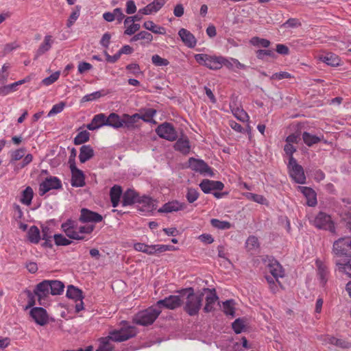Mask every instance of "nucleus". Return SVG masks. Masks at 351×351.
Listing matches in <instances>:
<instances>
[{"mask_svg":"<svg viewBox=\"0 0 351 351\" xmlns=\"http://www.w3.org/2000/svg\"><path fill=\"white\" fill-rule=\"evenodd\" d=\"M95 226L93 224L79 225V222L71 219H67L61 225V229L71 239L86 240V235L90 234Z\"/></svg>","mask_w":351,"mask_h":351,"instance_id":"1","label":"nucleus"},{"mask_svg":"<svg viewBox=\"0 0 351 351\" xmlns=\"http://www.w3.org/2000/svg\"><path fill=\"white\" fill-rule=\"evenodd\" d=\"M181 294L184 311L190 316L197 315L202 305L204 295L195 293L192 288L182 290Z\"/></svg>","mask_w":351,"mask_h":351,"instance_id":"2","label":"nucleus"},{"mask_svg":"<svg viewBox=\"0 0 351 351\" xmlns=\"http://www.w3.org/2000/svg\"><path fill=\"white\" fill-rule=\"evenodd\" d=\"M161 313V310L154 306L149 307L136 313L133 318L135 324L141 326L152 324Z\"/></svg>","mask_w":351,"mask_h":351,"instance_id":"3","label":"nucleus"},{"mask_svg":"<svg viewBox=\"0 0 351 351\" xmlns=\"http://www.w3.org/2000/svg\"><path fill=\"white\" fill-rule=\"evenodd\" d=\"M109 334L112 341L121 342L134 337L136 334V328L124 322L120 329L113 330Z\"/></svg>","mask_w":351,"mask_h":351,"instance_id":"4","label":"nucleus"},{"mask_svg":"<svg viewBox=\"0 0 351 351\" xmlns=\"http://www.w3.org/2000/svg\"><path fill=\"white\" fill-rule=\"evenodd\" d=\"M268 271L272 276H266L265 278L269 285V287L273 292L277 290V285L276 282L280 284L278 278L284 276L282 267L279 263L276 260H271L267 265Z\"/></svg>","mask_w":351,"mask_h":351,"instance_id":"5","label":"nucleus"},{"mask_svg":"<svg viewBox=\"0 0 351 351\" xmlns=\"http://www.w3.org/2000/svg\"><path fill=\"white\" fill-rule=\"evenodd\" d=\"M195 60L199 64L203 65L211 70H218L221 68V60H222V56L198 53L195 55Z\"/></svg>","mask_w":351,"mask_h":351,"instance_id":"6","label":"nucleus"},{"mask_svg":"<svg viewBox=\"0 0 351 351\" xmlns=\"http://www.w3.org/2000/svg\"><path fill=\"white\" fill-rule=\"evenodd\" d=\"M311 223L319 229L328 230L332 233L335 232L334 222L330 215L325 213H319L313 219H310Z\"/></svg>","mask_w":351,"mask_h":351,"instance_id":"7","label":"nucleus"},{"mask_svg":"<svg viewBox=\"0 0 351 351\" xmlns=\"http://www.w3.org/2000/svg\"><path fill=\"white\" fill-rule=\"evenodd\" d=\"M332 252L339 256H351V237H344L336 240L333 243Z\"/></svg>","mask_w":351,"mask_h":351,"instance_id":"8","label":"nucleus"},{"mask_svg":"<svg viewBox=\"0 0 351 351\" xmlns=\"http://www.w3.org/2000/svg\"><path fill=\"white\" fill-rule=\"evenodd\" d=\"M288 168L289 175L292 179L298 184H304L306 182V176L304 175L302 167L297 163L293 157L289 158Z\"/></svg>","mask_w":351,"mask_h":351,"instance_id":"9","label":"nucleus"},{"mask_svg":"<svg viewBox=\"0 0 351 351\" xmlns=\"http://www.w3.org/2000/svg\"><path fill=\"white\" fill-rule=\"evenodd\" d=\"M182 295H171L166 297L163 300H158L156 304L158 309L167 308L174 310L181 306L183 303Z\"/></svg>","mask_w":351,"mask_h":351,"instance_id":"10","label":"nucleus"},{"mask_svg":"<svg viewBox=\"0 0 351 351\" xmlns=\"http://www.w3.org/2000/svg\"><path fill=\"white\" fill-rule=\"evenodd\" d=\"M34 295L37 297L39 304L45 305L48 302L50 293L49 280H44L38 284L34 291Z\"/></svg>","mask_w":351,"mask_h":351,"instance_id":"11","label":"nucleus"},{"mask_svg":"<svg viewBox=\"0 0 351 351\" xmlns=\"http://www.w3.org/2000/svg\"><path fill=\"white\" fill-rule=\"evenodd\" d=\"M189 167L193 171L202 175L213 176L212 169L203 160L190 158L189 159Z\"/></svg>","mask_w":351,"mask_h":351,"instance_id":"12","label":"nucleus"},{"mask_svg":"<svg viewBox=\"0 0 351 351\" xmlns=\"http://www.w3.org/2000/svg\"><path fill=\"white\" fill-rule=\"evenodd\" d=\"M157 134L169 141L176 140L178 134L174 127L169 123H164L158 126L156 130Z\"/></svg>","mask_w":351,"mask_h":351,"instance_id":"13","label":"nucleus"},{"mask_svg":"<svg viewBox=\"0 0 351 351\" xmlns=\"http://www.w3.org/2000/svg\"><path fill=\"white\" fill-rule=\"evenodd\" d=\"M61 188L62 182L60 180L55 176H49L40 184L39 193L40 195H43L50 190Z\"/></svg>","mask_w":351,"mask_h":351,"instance_id":"14","label":"nucleus"},{"mask_svg":"<svg viewBox=\"0 0 351 351\" xmlns=\"http://www.w3.org/2000/svg\"><path fill=\"white\" fill-rule=\"evenodd\" d=\"M103 217L95 212L91 211L87 208H82L80 210V216L79 221L82 223H98L101 221Z\"/></svg>","mask_w":351,"mask_h":351,"instance_id":"15","label":"nucleus"},{"mask_svg":"<svg viewBox=\"0 0 351 351\" xmlns=\"http://www.w3.org/2000/svg\"><path fill=\"white\" fill-rule=\"evenodd\" d=\"M30 315L35 322L40 326H45L49 320L46 310L42 307H34L32 308Z\"/></svg>","mask_w":351,"mask_h":351,"instance_id":"16","label":"nucleus"},{"mask_svg":"<svg viewBox=\"0 0 351 351\" xmlns=\"http://www.w3.org/2000/svg\"><path fill=\"white\" fill-rule=\"evenodd\" d=\"M54 41V38L51 35L47 34L45 36L43 42L35 52L34 59H38L39 57L49 51L51 49Z\"/></svg>","mask_w":351,"mask_h":351,"instance_id":"17","label":"nucleus"},{"mask_svg":"<svg viewBox=\"0 0 351 351\" xmlns=\"http://www.w3.org/2000/svg\"><path fill=\"white\" fill-rule=\"evenodd\" d=\"M317 267V275L319 282L322 286H324L329 278L330 272L328 266L322 261L317 259L315 261Z\"/></svg>","mask_w":351,"mask_h":351,"instance_id":"18","label":"nucleus"},{"mask_svg":"<svg viewBox=\"0 0 351 351\" xmlns=\"http://www.w3.org/2000/svg\"><path fill=\"white\" fill-rule=\"evenodd\" d=\"M186 207L184 202H180L177 200H173L165 203L160 208L158 209L159 213H173L180 210H183Z\"/></svg>","mask_w":351,"mask_h":351,"instance_id":"19","label":"nucleus"},{"mask_svg":"<svg viewBox=\"0 0 351 351\" xmlns=\"http://www.w3.org/2000/svg\"><path fill=\"white\" fill-rule=\"evenodd\" d=\"M199 187L204 193H209L213 190H222L224 187V185L220 181H215L206 179L201 182L199 184Z\"/></svg>","mask_w":351,"mask_h":351,"instance_id":"20","label":"nucleus"},{"mask_svg":"<svg viewBox=\"0 0 351 351\" xmlns=\"http://www.w3.org/2000/svg\"><path fill=\"white\" fill-rule=\"evenodd\" d=\"M138 208L140 211L144 213H149L156 209V204L152 198L143 196L140 198Z\"/></svg>","mask_w":351,"mask_h":351,"instance_id":"21","label":"nucleus"},{"mask_svg":"<svg viewBox=\"0 0 351 351\" xmlns=\"http://www.w3.org/2000/svg\"><path fill=\"white\" fill-rule=\"evenodd\" d=\"M104 125H107V117L104 113H99L93 117L91 122L87 124L86 128L93 131Z\"/></svg>","mask_w":351,"mask_h":351,"instance_id":"22","label":"nucleus"},{"mask_svg":"<svg viewBox=\"0 0 351 351\" xmlns=\"http://www.w3.org/2000/svg\"><path fill=\"white\" fill-rule=\"evenodd\" d=\"M178 35L182 41L189 48H193L196 45V38L189 30L182 28L178 32Z\"/></svg>","mask_w":351,"mask_h":351,"instance_id":"23","label":"nucleus"},{"mask_svg":"<svg viewBox=\"0 0 351 351\" xmlns=\"http://www.w3.org/2000/svg\"><path fill=\"white\" fill-rule=\"evenodd\" d=\"M175 250L176 247L171 245H147L145 254L148 255H154L166 251H173Z\"/></svg>","mask_w":351,"mask_h":351,"instance_id":"24","label":"nucleus"},{"mask_svg":"<svg viewBox=\"0 0 351 351\" xmlns=\"http://www.w3.org/2000/svg\"><path fill=\"white\" fill-rule=\"evenodd\" d=\"M298 190L306 197L308 206H315L317 204V195L314 190L307 186H298Z\"/></svg>","mask_w":351,"mask_h":351,"instance_id":"25","label":"nucleus"},{"mask_svg":"<svg viewBox=\"0 0 351 351\" xmlns=\"http://www.w3.org/2000/svg\"><path fill=\"white\" fill-rule=\"evenodd\" d=\"M167 0H154L145 8L140 9L139 12L143 14L148 15L157 12L165 5Z\"/></svg>","mask_w":351,"mask_h":351,"instance_id":"26","label":"nucleus"},{"mask_svg":"<svg viewBox=\"0 0 351 351\" xmlns=\"http://www.w3.org/2000/svg\"><path fill=\"white\" fill-rule=\"evenodd\" d=\"M140 198L141 197L136 191L128 189L123 193L121 203L123 206H130L134 203H138Z\"/></svg>","mask_w":351,"mask_h":351,"instance_id":"27","label":"nucleus"},{"mask_svg":"<svg viewBox=\"0 0 351 351\" xmlns=\"http://www.w3.org/2000/svg\"><path fill=\"white\" fill-rule=\"evenodd\" d=\"M218 296L217 295L215 289L209 290V293L206 297V304L204 311L206 313H210L215 310V306L218 301Z\"/></svg>","mask_w":351,"mask_h":351,"instance_id":"28","label":"nucleus"},{"mask_svg":"<svg viewBox=\"0 0 351 351\" xmlns=\"http://www.w3.org/2000/svg\"><path fill=\"white\" fill-rule=\"evenodd\" d=\"M319 61L326 63V64L332 66H337L340 64V59L338 56L332 53H328L326 54L319 55L318 56Z\"/></svg>","mask_w":351,"mask_h":351,"instance_id":"29","label":"nucleus"},{"mask_svg":"<svg viewBox=\"0 0 351 351\" xmlns=\"http://www.w3.org/2000/svg\"><path fill=\"white\" fill-rule=\"evenodd\" d=\"M122 195V189L119 185L113 186L110 191V197L112 206L115 208L117 207L120 202V198Z\"/></svg>","mask_w":351,"mask_h":351,"instance_id":"30","label":"nucleus"},{"mask_svg":"<svg viewBox=\"0 0 351 351\" xmlns=\"http://www.w3.org/2000/svg\"><path fill=\"white\" fill-rule=\"evenodd\" d=\"M138 113L129 115L128 114H123L122 116L121 123L123 128L128 129H133L135 127V123L138 121Z\"/></svg>","mask_w":351,"mask_h":351,"instance_id":"31","label":"nucleus"},{"mask_svg":"<svg viewBox=\"0 0 351 351\" xmlns=\"http://www.w3.org/2000/svg\"><path fill=\"white\" fill-rule=\"evenodd\" d=\"M94 156V150L90 145H82L80 147L79 159L82 163L86 162Z\"/></svg>","mask_w":351,"mask_h":351,"instance_id":"32","label":"nucleus"},{"mask_svg":"<svg viewBox=\"0 0 351 351\" xmlns=\"http://www.w3.org/2000/svg\"><path fill=\"white\" fill-rule=\"evenodd\" d=\"M324 342L326 343L334 345L341 348H348L351 347V343L341 339H337L332 336H326L324 338Z\"/></svg>","mask_w":351,"mask_h":351,"instance_id":"33","label":"nucleus"},{"mask_svg":"<svg viewBox=\"0 0 351 351\" xmlns=\"http://www.w3.org/2000/svg\"><path fill=\"white\" fill-rule=\"evenodd\" d=\"M122 117H120L118 114L112 112L107 117V125L110 126L115 129L123 128L121 123Z\"/></svg>","mask_w":351,"mask_h":351,"instance_id":"34","label":"nucleus"},{"mask_svg":"<svg viewBox=\"0 0 351 351\" xmlns=\"http://www.w3.org/2000/svg\"><path fill=\"white\" fill-rule=\"evenodd\" d=\"M174 147L176 150L183 154H187L190 152V143L187 138H180L176 143Z\"/></svg>","mask_w":351,"mask_h":351,"instance_id":"35","label":"nucleus"},{"mask_svg":"<svg viewBox=\"0 0 351 351\" xmlns=\"http://www.w3.org/2000/svg\"><path fill=\"white\" fill-rule=\"evenodd\" d=\"M71 174V185L73 186L82 187L85 185V177L82 170L73 172Z\"/></svg>","mask_w":351,"mask_h":351,"instance_id":"36","label":"nucleus"},{"mask_svg":"<svg viewBox=\"0 0 351 351\" xmlns=\"http://www.w3.org/2000/svg\"><path fill=\"white\" fill-rule=\"evenodd\" d=\"M66 296L76 302L81 301L83 299L82 291L73 285L68 287Z\"/></svg>","mask_w":351,"mask_h":351,"instance_id":"37","label":"nucleus"},{"mask_svg":"<svg viewBox=\"0 0 351 351\" xmlns=\"http://www.w3.org/2000/svg\"><path fill=\"white\" fill-rule=\"evenodd\" d=\"M156 114V110L153 108H146L141 110L138 113V120L142 119L145 122L151 123Z\"/></svg>","mask_w":351,"mask_h":351,"instance_id":"38","label":"nucleus"},{"mask_svg":"<svg viewBox=\"0 0 351 351\" xmlns=\"http://www.w3.org/2000/svg\"><path fill=\"white\" fill-rule=\"evenodd\" d=\"M34 197V191L32 187L27 186L22 192L20 202L25 205L29 206L32 203Z\"/></svg>","mask_w":351,"mask_h":351,"instance_id":"39","label":"nucleus"},{"mask_svg":"<svg viewBox=\"0 0 351 351\" xmlns=\"http://www.w3.org/2000/svg\"><path fill=\"white\" fill-rule=\"evenodd\" d=\"M49 287L51 295H60L64 290V285L58 280H49Z\"/></svg>","mask_w":351,"mask_h":351,"instance_id":"40","label":"nucleus"},{"mask_svg":"<svg viewBox=\"0 0 351 351\" xmlns=\"http://www.w3.org/2000/svg\"><path fill=\"white\" fill-rule=\"evenodd\" d=\"M27 238L31 243H38L40 239L39 229L35 226L30 227L27 232Z\"/></svg>","mask_w":351,"mask_h":351,"instance_id":"41","label":"nucleus"},{"mask_svg":"<svg viewBox=\"0 0 351 351\" xmlns=\"http://www.w3.org/2000/svg\"><path fill=\"white\" fill-rule=\"evenodd\" d=\"M112 339L110 337V335L106 337H102L99 339V346L96 351H112L113 346L110 343Z\"/></svg>","mask_w":351,"mask_h":351,"instance_id":"42","label":"nucleus"},{"mask_svg":"<svg viewBox=\"0 0 351 351\" xmlns=\"http://www.w3.org/2000/svg\"><path fill=\"white\" fill-rule=\"evenodd\" d=\"M143 27L146 29L149 30L154 34H165V29L164 27L156 25L152 21H145L143 23Z\"/></svg>","mask_w":351,"mask_h":351,"instance_id":"43","label":"nucleus"},{"mask_svg":"<svg viewBox=\"0 0 351 351\" xmlns=\"http://www.w3.org/2000/svg\"><path fill=\"white\" fill-rule=\"evenodd\" d=\"M302 138L304 143L308 146H312L313 145L318 143L322 141V138L315 135H313L306 132H304L302 134Z\"/></svg>","mask_w":351,"mask_h":351,"instance_id":"44","label":"nucleus"},{"mask_svg":"<svg viewBox=\"0 0 351 351\" xmlns=\"http://www.w3.org/2000/svg\"><path fill=\"white\" fill-rule=\"evenodd\" d=\"M336 265L339 272L346 274L351 278V259L346 263L337 262Z\"/></svg>","mask_w":351,"mask_h":351,"instance_id":"45","label":"nucleus"},{"mask_svg":"<svg viewBox=\"0 0 351 351\" xmlns=\"http://www.w3.org/2000/svg\"><path fill=\"white\" fill-rule=\"evenodd\" d=\"M210 224L219 230H228L231 228V223L226 221H220L217 219H212Z\"/></svg>","mask_w":351,"mask_h":351,"instance_id":"46","label":"nucleus"},{"mask_svg":"<svg viewBox=\"0 0 351 351\" xmlns=\"http://www.w3.org/2000/svg\"><path fill=\"white\" fill-rule=\"evenodd\" d=\"M90 138V133L84 130L80 132H79L77 136L74 138V143L75 145H81L82 143H84L87 142L89 140Z\"/></svg>","mask_w":351,"mask_h":351,"instance_id":"47","label":"nucleus"},{"mask_svg":"<svg viewBox=\"0 0 351 351\" xmlns=\"http://www.w3.org/2000/svg\"><path fill=\"white\" fill-rule=\"evenodd\" d=\"M80 9L81 7L80 5H77L75 7L74 10L70 14L69 18L67 21L66 25L68 27H71L79 18L80 14Z\"/></svg>","mask_w":351,"mask_h":351,"instance_id":"48","label":"nucleus"},{"mask_svg":"<svg viewBox=\"0 0 351 351\" xmlns=\"http://www.w3.org/2000/svg\"><path fill=\"white\" fill-rule=\"evenodd\" d=\"M232 113L234 116L240 121L245 122L248 121L249 116L247 113L244 111L243 109L236 108L232 110Z\"/></svg>","mask_w":351,"mask_h":351,"instance_id":"49","label":"nucleus"},{"mask_svg":"<svg viewBox=\"0 0 351 351\" xmlns=\"http://www.w3.org/2000/svg\"><path fill=\"white\" fill-rule=\"evenodd\" d=\"M223 311L227 315L234 317V307L232 300H227L223 303Z\"/></svg>","mask_w":351,"mask_h":351,"instance_id":"50","label":"nucleus"},{"mask_svg":"<svg viewBox=\"0 0 351 351\" xmlns=\"http://www.w3.org/2000/svg\"><path fill=\"white\" fill-rule=\"evenodd\" d=\"M250 43L254 46H261L264 48H267L270 45L269 40L265 38H261L257 36L253 37L250 40Z\"/></svg>","mask_w":351,"mask_h":351,"instance_id":"51","label":"nucleus"},{"mask_svg":"<svg viewBox=\"0 0 351 351\" xmlns=\"http://www.w3.org/2000/svg\"><path fill=\"white\" fill-rule=\"evenodd\" d=\"M246 247L248 250H254L259 247L258 238L254 236H250L246 241Z\"/></svg>","mask_w":351,"mask_h":351,"instance_id":"52","label":"nucleus"},{"mask_svg":"<svg viewBox=\"0 0 351 351\" xmlns=\"http://www.w3.org/2000/svg\"><path fill=\"white\" fill-rule=\"evenodd\" d=\"M25 153V148H20L16 150H14L10 154V162L14 161H17L23 158Z\"/></svg>","mask_w":351,"mask_h":351,"instance_id":"53","label":"nucleus"},{"mask_svg":"<svg viewBox=\"0 0 351 351\" xmlns=\"http://www.w3.org/2000/svg\"><path fill=\"white\" fill-rule=\"evenodd\" d=\"M152 62L156 66H164L169 64V62L167 59L161 58L157 54L152 56Z\"/></svg>","mask_w":351,"mask_h":351,"instance_id":"54","label":"nucleus"},{"mask_svg":"<svg viewBox=\"0 0 351 351\" xmlns=\"http://www.w3.org/2000/svg\"><path fill=\"white\" fill-rule=\"evenodd\" d=\"M105 94L102 93V91H95L94 93H92L90 94H88L84 95L82 98V102H88L96 100L101 97L104 96Z\"/></svg>","mask_w":351,"mask_h":351,"instance_id":"55","label":"nucleus"},{"mask_svg":"<svg viewBox=\"0 0 351 351\" xmlns=\"http://www.w3.org/2000/svg\"><path fill=\"white\" fill-rule=\"evenodd\" d=\"M17 90L14 83L0 87V96H6Z\"/></svg>","mask_w":351,"mask_h":351,"instance_id":"56","label":"nucleus"},{"mask_svg":"<svg viewBox=\"0 0 351 351\" xmlns=\"http://www.w3.org/2000/svg\"><path fill=\"white\" fill-rule=\"evenodd\" d=\"M199 195V192L196 189L190 188L188 189L186 198L189 203H193L198 199Z\"/></svg>","mask_w":351,"mask_h":351,"instance_id":"57","label":"nucleus"},{"mask_svg":"<svg viewBox=\"0 0 351 351\" xmlns=\"http://www.w3.org/2000/svg\"><path fill=\"white\" fill-rule=\"evenodd\" d=\"M54 237V241H55V243L57 245H64V246H66V245H69L71 243V241H70L69 239H66L64 236H63L62 234H55L53 236Z\"/></svg>","mask_w":351,"mask_h":351,"instance_id":"58","label":"nucleus"},{"mask_svg":"<svg viewBox=\"0 0 351 351\" xmlns=\"http://www.w3.org/2000/svg\"><path fill=\"white\" fill-rule=\"evenodd\" d=\"M65 107V103L61 101L57 104L53 106L52 108L48 113V117H51L54 114L61 112Z\"/></svg>","mask_w":351,"mask_h":351,"instance_id":"59","label":"nucleus"},{"mask_svg":"<svg viewBox=\"0 0 351 351\" xmlns=\"http://www.w3.org/2000/svg\"><path fill=\"white\" fill-rule=\"evenodd\" d=\"M60 77V72H55L50 76L43 80L42 82L45 86H49L56 82Z\"/></svg>","mask_w":351,"mask_h":351,"instance_id":"60","label":"nucleus"},{"mask_svg":"<svg viewBox=\"0 0 351 351\" xmlns=\"http://www.w3.org/2000/svg\"><path fill=\"white\" fill-rule=\"evenodd\" d=\"M256 57L258 59H263L265 56H269L274 58L275 56V53L273 50L271 49H259L256 52Z\"/></svg>","mask_w":351,"mask_h":351,"instance_id":"61","label":"nucleus"},{"mask_svg":"<svg viewBox=\"0 0 351 351\" xmlns=\"http://www.w3.org/2000/svg\"><path fill=\"white\" fill-rule=\"evenodd\" d=\"M10 68L9 64H4L0 69V83H4L7 81L8 77V71Z\"/></svg>","mask_w":351,"mask_h":351,"instance_id":"62","label":"nucleus"},{"mask_svg":"<svg viewBox=\"0 0 351 351\" xmlns=\"http://www.w3.org/2000/svg\"><path fill=\"white\" fill-rule=\"evenodd\" d=\"M140 29V25L138 23H133L125 27L124 34L126 35H132Z\"/></svg>","mask_w":351,"mask_h":351,"instance_id":"63","label":"nucleus"},{"mask_svg":"<svg viewBox=\"0 0 351 351\" xmlns=\"http://www.w3.org/2000/svg\"><path fill=\"white\" fill-rule=\"evenodd\" d=\"M232 329L237 334H239L242 332L244 324L241 319H237L232 324Z\"/></svg>","mask_w":351,"mask_h":351,"instance_id":"64","label":"nucleus"}]
</instances>
